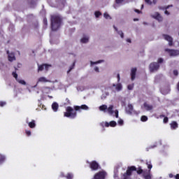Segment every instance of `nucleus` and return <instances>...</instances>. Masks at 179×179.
<instances>
[{
    "label": "nucleus",
    "mask_w": 179,
    "mask_h": 179,
    "mask_svg": "<svg viewBox=\"0 0 179 179\" xmlns=\"http://www.w3.org/2000/svg\"><path fill=\"white\" fill-rule=\"evenodd\" d=\"M58 108H59V105H58V103L54 102L52 104V110H53L55 113H57V111H58Z\"/></svg>",
    "instance_id": "f3484780"
},
{
    "label": "nucleus",
    "mask_w": 179,
    "mask_h": 179,
    "mask_svg": "<svg viewBox=\"0 0 179 179\" xmlns=\"http://www.w3.org/2000/svg\"><path fill=\"white\" fill-rule=\"evenodd\" d=\"M141 120L142 121V122H146V121H148V116L146 115L141 116Z\"/></svg>",
    "instance_id": "c85d7f7f"
},
{
    "label": "nucleus",
    "mask_w": 179,
    "mask_h": 179,
    "mask_svg": "<svg viewBox=\"0 0 179 179\" xmlns=\"http://www.w3.org/2000/svg\"><path fill=\"white\" fill-rule=\"evenodd\" d=\"M132 171H136V167L135 166H129L124 175L130 177V176H132Z\"/></svg>",
    "instance_id": "0eeeda50"
},
{
    "label": "nucleus",
    "mask_w": 179,
    "mask_h": 179,
    "mask_svg": "<svg viewBox=\"0 0 179 179\" xmlns=\"http://www.w3.org/2000/svg\"><path fill=\"white\" fill-rule=\"evenodd\" d=\"M150 72H156V71H159V68H160V65L157 62H152L149 66Z\"/></svg>",
    "instance_id": "7ed1b4c3"
},
{
    "label": "nucleus",
    "mask_w": 179,
    "mask_h": 179,
    "mask_svg": "<svg viewBox=\"0 0 179 179\" xmlns=\"http://www.w3.org/2000/svg\"><path fill=\"white\" fill-rule=\"evenodd\" d=\"M75 64L76 62H74L72 65L70 66L69 69L67 71V73H69V72H71V71H72V69H73V68H75Z\"/></svg>",
    "instance_id": "7c9ffc66"
},
{
    "label": "nucleus",
    "mask_w": 179,
    "mask_h": 179,
    "mask_svg": "<svg viewBox=\"0 0 179 179\" xmlns=\"http://www.w3.org/2000/svg\"><path fill=\"white\" fill-rule=\"evenodd\" d=\"M38 82H41L42 83H47V82H48V80H47V78H45V77H41L38 80Z\"/></svg>",
    "instance_id": "4be33fe9"
},
{
    "label": "nucleus",
    "mask_w": 179,
    "mask_h": 179,
    "mask_svg": "<svg viewBox=\"0 0 179 179\" xmlns=\"http://www.w3.org/2000/svg\"><path fill=\"white\" fill-rule=\"evenodd\" d=\"M158 8L159 9V10H166V6H158Z\"/></svg>",
    "instance_id": "a18cd8bd"
},
{
    "label": "nucleus",
    "mask_w": 179,
    "mask_h": 179,
    "mask_svg": "<svg viewBox=\"0 0 179 179\" xmlns=\"http://www.w3.org/2000/svg\"><path fill=\"white\" fill-rule=\"evenodd\" d=\"M7 54L8 55V61L10 62H13V61H16V57H15L14 53H9V50H7Z\"/></svg>",
    "instance_id": "ddd939ff"
},
{
    "label": "nucleus",
    "mask_w": 179,
    "mask_h": 179,
    "mask_svg": "<svg viewBox=\"0 0 179 179\" xmlns=\"http://www.w3.org/2000/svg\"><path fill=\"white\" fill-rule=\"evenodd\" d=\"M126 112L127 114H132L134 113V106L131 103L128 104L127 108H126Z\"/></svg>",
    "instance_id": "2eb2a0df"
},
{
    "label": "nucleus",
    "mask_w": 179,
    "mask_h": 179,
    "mask_svg": "<svg viewBox=\"0 0 179 179\" xmlns=\"http://www.w3.org/2000/svg\"><path fill=\"white\" fill-rule=\"evenodd\" d=\"M164 124H167L169 122V117H165L163 120Z\"/></svg>",
    "instance_id": "79ce46f5"
},
{
    "label": "nucleus",
    "mask_w": 179,
    "mask_h": 179,
    "mask_svg": "<svg viewBox=\"0 0 179 179\" xmlns=\"http://www.w3.org/2000/svg\"><path fill=\"white\" fill-rule=\"evenodd\" d=\"M145 3L148 5H152V1L150 0H145Z\"/></svg>",
    "instance_id": "49530a36"
},
{
    "label": "nucleus",
    "mask_w": 179,
    "mask_h": 179,
    "mask_svg": "<svg viewBox=\"0 0 179 179\" xmlns=\"http://www.w3.org/2000/svg\"><path fill=\"white\" fill-rule=\"evenodd\" d=\"M104 126L106 127V128H108V127H110V123H108V122H106L104 123Z\"/></svg>",
    "instance_id": "09e8293b"
},
{
    "label": "nucleus",
    "mask_w": 179,
    "mask_h": 179,
    "mask_svg": "<svg viewBox=\"0 0 179 179\" xmlns=\"http://www.w3.org/2000/svg\"><path fill=\"white\" fill-rule=\"evenodd\" d=\"M50 66H51V65H50V64H41V65L38 66V72L44 71V68H45V71H48V68H50Z\"/></svg>",
    "instance_id": "1a4fd4ad"
},
{
    "label": "nucleus",
    "mask_w": 179,
    "mask_h": 179,
    "mask_svg": "<svg viewBox=\"0 0 179 179\" xmlns=\"http://www.w3.org/2000/svg\"><path fill=\"white\" fill-rule=\"evenodd\" d=\"M116 3H122L124 2V0H115Z\"/></svg>",
    "instance_id": "8fccbe9b"
},
{
    "label": "nucleus",
    "mask_w": 179,
    "mask_h": 179,
    "mask_svg": "<svg viewBox=\"0 0 179 179\" xmlns=\"http://www.w3.org/2000/svg\"><path fill=\"white\" fill-rule=\"evenodd\" d=\"M57 2L65 6V3H66V0H57Z\"/></svg>",
    "instance_id": "473e14b6"
},
{
    "label": "nucleus",
    "mask_w": 179,
    "mask_h": 179,
    "mask_svg": "<svg viewBox=\"0 0 179 179\" xmlns=\"http://www.w3.org/2000/svg\"><path fill=\"white\" fill-rule=\"evenodd\" d=\"M143 177L145 179H152V174H150V170H145L143 173Z\"/></svg>",
    "instance_id": "9d476101"
},
{
    "label": "nucleus",
    "mask_w": 179,
    "mask_h": 179,
    "mask_svg": "<svg viewBox=\"0 0 179 179\" xmlns=\"http://www.w3.org/2000/svg\"><path fill=\"white\" fill-rule=\"evenodd\" d=\"M113 108H114V105H110L109 107L107 108L106 109L108 110V114H110V115L114 114V110H113Z\"/></svg>",
    "instance_id": "412c9836"
},
{
    "label": "nucleus",
    "mask_w": 179,
    "mask_h": 179,
    "mask_svg": "<svg viewBox=\"0 0 179 179\" xmlns=\"http://www.w3.org/2000/svg\"><path fill=\"white\" fill-rule=\"evenodd\" d=\"M136 71H137V69L136 67H134V68H132L131 69V80H135V78H136Z\"/></svg>",
    "instance_id": "9b49d317"
},
{
    "label": "nucleus",
    "mask_w": 179,
    "mask_h": 179,
    "mask_svg": "<svg viewBox=\"0 0 179 179\" xmlns=\"http://www.w3.org/2000/svg\"><path fill=\"white\" fill-rule=\"evenodd\" d=\"M117 82L118 83H120V80H121V78L120 77V73H117Z\"/></svg>",
    "instance_id": "3c124183"
},
{
    "label": "nucleus",
    "mask_w": 179,
    "mask_h": 179,
    "mask_svg": "<svg viewBox=\"0 0 179 179\" xmlns=\"http://www.w3.org/2000/svg\"><path fill=\"white\" fill-rule=\"evenodd\" d=\"M99 110L100 111H103L104 113H106V110H107V105H101V106H99Z\"/></svg>",
    "instance_id": "393cba45"
},
{
    "label": "nucleus",
    "mask_w": 179,
    "mask_h": 179,
    "mask_svg": "<svg viewBox=\"0 0 179 179\" xmlns=\"http://www.w3.org/2000/svg\"><path fill=\"white\" fill-rule=\"evenodd\" d=\"M74 110H76V111H80V110H89V106H87V105H82L80 106H73Z\"/></svg>",
    "instance_id": "6e6552de"
},
{
    "label": "nucleus",
    "mask_w": 179,
    "mask_h": 179,
    "mask_svg": "<svg viewBox=\"0 0 179 179\" xmlns=\"http://www.w3.org/2000/svg\"><path fill=\"white\" fill-rule=\"evenodd\" d=\"M117 124L119 125H124V120H122V119H120L117 122Z\"/></svg>",
    "instance_id": "4c0bfd02"
},
{
    "label": "nucleus",
    "mask_w": 179,
    "mask_h": 179,
    "mask_svg": "<svg viewBox=\"0 0 179 179\" xmlns=\"http://www.w3.org/2000/svg\"><path fill=\"white\" fill-rule=\"evenodd\" d=\"M17 82H18V83H20V85H26V81H24V80H20L18 78L17 80Z\"/></svg>",
    "instance_id": "2f4dec72"
},
{
    "label": "nucleus",
    "mask_w": 179,
    "mask_h": 179,
    "mask_svg": "<svg viewBox=\"0 0 179 179\" xmlns=\"http://www.w3.org/2000/svg\"><path fill=\"white\" fill-rule=\"evenodd\" d=\"M143 107L146 110V111H152V110H153V106L150 105L146 102L143 103Z\"/></svg>",
    "instance_id": "dca6fc26"
},
{
    "label": "nucleus",
    "mask_w": 179,
    "mask_h": 179,
    "mask_svg": "<svg viewBox=\"0 0 179 179\" xmlns=\"http://www.w3.org/2000/svg\"><path fill=\"white\" fill-rule=\"evenodd\" d=\"M99 163H97V162L96 161H92L91 162H90V168L91 169V170H92V171H96V170H99Z\"/></svg>",
    "instance_id": "423d86ee"
},
{
    "label": "nucleus",
    "mask_w": 179,
    "mask_h": 179,
    "mask_svg": "<svg viewBox=\"0 0 179 179\" xmlns=\"http://www.w3.org/2000/svg\"><path fill=\"white\" fill-rule=\"evenodd\" d=\"M166 52H168V54L170 55V57H177V55H179V51L173 50V49H165Z\"/></svg>",
    "instance_id": "39448f33"
},
{
    "label": "nucleus",
    "mask_w": 179,
    "mask_h": 179,
    "mask_svg": "<svg viewBox=\"0 0 179 179\" xmlns=\"http://www.w3.org/2000/svg\"><path fill=\"white\" fill-rule=\"evenodd\" d=\"M124 179H131V178L129 176L124 174Z\"/></svg>",
    "instance_id": "6e6d98bb"
},
{
    "label": "nucleus",
    "mask_w": 179,
    "mask_h": 179,
    "mask_svg": "<svg viewBox=\"0 0 179 179\" xmlns=\"http://www.w3.org/2000/svg\"><path fill=\"white\" fill-rule=\"evenodd\" d=\"M100 62H103V60H99L96 62H91V65H94V64H100Z\"/></svg>",
    "instance_id": "c03bdc74"
},
{
    "label": "nucleus",
    "mask_w": 179,
    "mask_h": 179,
    "mask_svg": "<svg viewBox=\"0 0 179 179\" xmlns=\"http://www.w3.org/2000/svg\"><path fill=\"white\" fill-rule=\"evenodd\" d=\"M66 104H71V101L69 100V99L66 98Z\"/></svg>",
    "instance_id": "864d4df0"
},
{
    "label": "nucleus",
    "mask_w": 179,
    "mask_h": 179,
    "mask_svg": "<svg viewBox=\"0 0 179 179\" xmlns=\"http://www.w3.org/2000/svg\"><path fill=\"white\" fill-rule=\"evenodd\" d=\"M12 75L13 76V78H15V80H17L19 78H17V73H16V72L13 71L12 73Z\"/></svg>",
    "instance_id": "f704fd0d"
},
{
    "label": "nucleus",
    "mask_w": 179,
    "mask_h": 179,
    "mask_svg": "<svg viewBox=\"0 0 179 179\" xmlns=\"http://www.w3.org/2000/svg\"><path fill=\"white\" fill-rule=\"evenodd\" d=\"M3 106H6V102L0 101V107H3Z\"/></svg>",
    "instance_id": "37998d69"
},
{
    "label": "nucleus",
    "mask_w": 179,
    "mask_h": 179,
    "mask_svg": "<svg viewBox=\"0 0 179 179\" xmlns=\"http://www.w3.org/2000/svg\"><path fill=\"white\" fill-rule=\"evenodd\" d=\"M152 3H154V5H156V3H157V0H152Z\"/></svg>",
    "instance_id": "052dcab7"
},
{
    "label": "nucleus",
    "mask_w": 179,
    "mask_h": 179,
    "mask_svg": "<svg viewBox=\"0 0 179 179\" xmlns=\"http://www.w3.org/2000/svg\"><path fill=\"white\" fill-rule=\"evenodd\" d=\"M139 20V19H138V18H134V22H138Z\"/></svg>",
    "instance_id": "69168bd1"
},
{
    "label": "nucleus",
    "mask_w": 179,
    "mask_h": 179,
    "mask_svg": "<svg viewBox=\"0 0 179 179\" xmlns=\"http://www.w3.org/2000/svg\"><path fill=\"white\" fill-rule=\"evenodd\" d=\"M136 171H137V174H143V173L145 172V171H143V169H142V167H138L137 169H136Z\"/></svg>",
    "instance_id": "cd10ccee"
},
{
    "label": "nucleus",
    "mask_w": 179,
    "mask_h": 179,
    "mask_svg": "<svg viewBox=\"0 0 179 179\" xmlns=\"http://www.w3.org/2000/svg\"><path fill=\"white\" fill-rule=\"evenodd\" d=\"M127 89H128L129 90H132V89H134V84L129 85L127 86Z\"/></svg>",
    "instance_id": "58836bf2"
},
{
    "label": "nucleus",
    "mask_w": 179,
    "mask_h": 179,
    "mask_svg": "<svg viewBox=\"0 0 179 179\" xmlns=\"http://www.w3.org/2000/svg\"><path fill=\"white\" fill-rule=\"evenodd\" d=\"M51 22V29L52 31H57L59 27H61V24H62V19L58 15H52L50 17Z\"/></svg>",
    "instance_id": "f257e3e1"
},
{
    "label": "nucleus",
    "mask_w": 179,
    "mask_h": 179,
    "mask_svg": "<svg viewBox=\"0 0 179 179\" xmlns=\"http://www.w3.org/2000/svg\"><path fill=\"white\" fill-rule=\"evenodd\" d=\"M176 179H179V174H176V177H175Z\"/></svg>",
    "instance_id": "0e129e2a"
},
{
    "label": "nucleus",
    "mask_w": 179,
    "mask_h": 179,
    "mask_svg": "<svg viewBox=\"0 0 179 179\" xmlns=\"http://www.w3.org/2000/svg\"><path fill=\"white\" fill-rule=\"evenodd\" d=\"M94 71H95V72H99V67L96 66V67L94 68Z\"/></svg>",
    "instance_id": "13d9d810"
},
{
    "label": "nucleus",
    "mask_w": 179,
    "mask_h": 179,
    "mask_svg": "<svg viewBox=\"0 0 179 179\" xmlns=\"http://www.w3.org/2000/svg\"><path fill=\"white\" fill-rule=\"evenodd\" d=\"M29 128H36V120H32L31 122H27Z\"/></svg>",
    "instance_id": "6ab92c4d"
},
{
    "label": "nucleus",
    "mask_w": 179,
    "mask_h": 179,
    "mask_svg": "<svg viewBox=\"0 0 179 179\" xmlns=\"http://www.w3.org/2000/svg\"><path fill=\"white\" fill-rule=\"evenodd\" d=\"M75 109L72 108V106H67L66 108V112L64 113V117L66 118H71V120H75V118L78 116V113H76Z\"/></svg>",
    "instance_id": "f03ea898"
},
{
    "label": "nucleus",
    "mask_w": 179,
    "mask_h": 179,
    "mask_svg": "<svg viewBox=\"0 0 179 179\" xmlns=\"http://www.w3.org/2000/svg\"><path fill=\"white\" fill-rule=\"evenodd\" d=\"M115 117H116V118H118V110H116L115 111Z\"/></svg>",
    "instance_id": "5fc2aeb1"
},
{
    "label": "nucleus",
    "mask_w": 179,
    "mask_h": 179,
    "mask_svg": "<svg viewBox=\"0 0 179 179\" xmlns=\"http://www.w3.org/2000/svg\"><path fill=\"white\" fill-rule=\"evenodd\" d=\"M6 160V157L5 155H0V164H3V163H5V161Z\"/></svg>",
    "instance_id": "b1692460"
},
{
    "label": "nucleus",
    "mask_w": 179,
    "mask_h": 179,
    "mask_svg": "<svg viewBox=\"0 0 179 179\" xmlns=\"http://www.w3.org/2000/svg\"><path fill=\"white\" fill-rule=\"evenodd\" d=\"M146 164L148 166V169L150 171L152 170V168L153 167V165H152V163L150 162H146Z\"/></svg>",
    "instance_id": "c756f323"
},
{
    "label": "nucleus",
    "mask_w": 179,
    "mask_h": 179,
    "mask_svg": "<svg viewBox=\"0 0 179 179\" xmlns=\"http://www.w3.org/2000/svg\"><path fill=\"white\" fill-rule=\"evenodd\" d=\"M103 17H105V19H111V17H110V15H108L107 13L103 14Z\"/></svg>",
    "instance_id": "e433bc0d"
},
{
    "label": "nucleus",
    "mask_w": 179,
    "mask_h": 179,
    "mask_svg": "<svg viewBox=\"0 0 179 179\" xmlns=\"http://www.w3.org/2000/svg\"><path fill=\"white\" fill-rule=\"evenodd\" d=\"M169 8H173V5H169V6H165V10H167Z\"/></svg>",
    "instance_id": "603ef678"
},
{
    "label": "nucleus",
    "mask_w": 179,
    "mask_h": 179,
    "mask_svg": "<svg viewBox=\"0 0 179 179\" xmlns=\"http://www.w3.org/2000/svg\"><path fill=\"white\" fill-rule=\"evenodd\" d=\"M66 178L73 179V175H72L71 173H68L67 176H66Z\"/></svg>",
    "instance_id": "c9c22d12"
},
{
    "label": "nucleus",
    "mask_w": 179,
    "mask_h": 179,
    "mask_svg": "<svg viewBox=\"0 0 179 179\" xmlns=\"http://www.w3.org/2000/svg\"><path fill=\"white\" fill-rule=\"evenodd\" d=\"M170 126L171 129H177V128H178V123L176 121H173L170 123Z\"/></svg>",
    "instance_id": "a211bd4d"
},
{
    "label": "nucleus",
    "mask_w": 179,
    "mask_h": 179,
    "mask_svg": "<svg viewBox=\"0 0 179 179\" xmlns=\"http://www.w3.org/2000/svg\"><path fill=\"white\" fill-rule=\"evenodd\" d=\"M25 134L26 135H27L28 136H30L31 135V131L30 130H26L25 131Z\"/></svg>",
    "instance_id": "a19ab883"
},
{
    "label": "nucleus",
    "mask_w": 179,
    "mask_h": 179,
    "mask_svg": "<svg viewBox=\"0 0 179 179\" xmlns=\"http://www.w3.org/2000/svg\"><path fill=\"white\" fill-rule=\"evenodd\" d=\"M113 87H116L115 89L117 92L122 90V85H121V83H117V85L113 84Z\"/></svg>",
    "instance_id": "aec40b11"
},
{
    "label": "nucleus",
    "mask_w": 179,
    "mask_h": 179,
    "mask_svg": "<svg viewBox=\"0 0 179 179\" xmlns=\"http://www.w3.org/2000/svg\"><path fill=\"white\" fill-rule=\"evenodd\" d=\"M141 9H143V5L141 6Z\"/></svg>",
    "instance_id": "774afa93"
},
{
    "label": "nucleus",
    "mask_w": 179,
    "mask_h": 179,
    "mask_svg": "<svg viewBox=\"0 0 179 179\" xmlns=\"http://www.w3.org/2000/svg\"><path fill=\"white\" fill-rule=\"evenodd\" d=\"M163 36L166 41H169V45L171 47V45H173V38L166 34H164Z\"/></svg>",
    "instance_id": "f8f14e48"
},
{
    "label": "nucleus",
    "mask_w": 179,
    "mask_h": 179,
    "mask_svg": "<svg viewBox=\"0 0 179 179\" xmlns=\"http://www.w3.org/2000/svg\"><path fill=\"white\" fill-rule=\"evenodd\" d=\"M109 127H112L113 128H114L115 127H117V122L116 121H110L109 122Z\"/></svg>",
    "instance_id": "a878e982"
},
{
    "label": "nucleus",
    "mask_w": 179,
    "mask_h": 179,
    "mask_svg": "<svg viewBox=\"0 0 179 179\" xmlns=\"http://www.w3.org/2000/svg\"><path fill=\"white\" fill-rule=\"evenodd\" d=\"M164 60L163 59V58H159L158 60H157V64H163V62Z\"/></svg>",
    "instance_id": "ea45409f"
},
{
    "label": "nucleus",
    "mask_w": 179,
    "mask_h": 179,
    "mask_svg": "<svg viewBox=\"0 0 179 179\" xmlns=\"http://www.w3.org/2000/svg\"><path fill=\"white\" fill-rule=\"evenodd\" d=\"M106 176L107 173L105 171H99L94 175V179H106Z\"/></svg>",
    "instance_id": "20e7f679"
},
{
    "label": "nucleus",
    "mask_w": 179,
    "mask_h": 179,
    "mask_svg": "<svg viewBox=\"0 0 179 179\" xmlns=\"http://www.w3.org/2000/svg\"><path fill=\"white\" fill-rule=\"evenodd\" d=\"M127 43H131V39L127 38Z\"/></svg>",
    "instance_id": "338daca9"
},
{
    "label": "nucleus",
    "mask_w": 179,
    "mask_h": 179,
    "mask_svg": "<svg viewBox=\"0 0 179 179\" xmlns=\"http://www.w3.org/2000/svg\"><path fill=\"white\" fill-rule=\"evenodd\" d=\"M165 117H166V116H165L164 115H159V117H160V118H164Z\"/></svg>",
    "instance_id": "e2e57ef3"
},
{
    "label": "nucleus",
    "mask_w": 179,
    "mask_h": 179,
    "mask_svg": "<svg viewBox=\"0 0 179 179\" xmlns=\"http://www.w3.org/2000/svg\"><path fill=\"white\" fill-rule=\"evenodd\" d=\"M80 42L83 43H89V37H84L81 38Z\"/></svg>",
    "instance_id": "bb28decb"
},
{
    "label": "nucleus",
    "mask_w": 179,
    "mask_h": 179,
    "mask_svg": "<svg viewBox=\"0 0 179 179\" xmlns=\"http://www.w3.org/2000/svg\"><path fill=\"white\" fill-rule=\"evenodd\" d=\"M94 15L96 17H100V16H101V13L100 11H96Z\"/></svg>",
    "instance_id": "72a5a7b5"
},
{
    "label": "nucleus",
    "mask_w": 179,
    "mask_h": 179,
    "mask_svg": "<svg viewBox=\"0 0 179 179\" xmlns=\"http://www.w3.org/2000/svg\"><path fill=\"white\" fill-rule=\"evenodd\" d=\"M152 17L156 19V20H158V22H163V17H162L160 13L157 12L155 13V15H152Z\"/></svg>",
    "instance_id": "4468645a"
},
{
    "label": "nucleus",
    "mask_w": 179,
    "mask_h": 179,
    "mask_svg": "<svg viewBox=\"0 0 179 179\" xmlns=\"http://www.w3.org/2000/svg\"><path fill=\"white\" fill-rule=\"evenodd\" d=\"M164 13L165 15H170V13L167 10H165Z\"/></svg>",
    "instance_id": "bf43d9fd"
},
{
    "label": "nucleus",
    "mask_w": 179,
    "mask_h": 179,
    "mask_svg": "<svg viewBox=\"0 0 179 179\" xmlns=\"http://www.w3.org/2000/svg\"><path fill=\"white\" fill-rule=\"evenodd\" d=\"M135 12H136V13H141V10H138V9H136L135 10Z\"/></svg>",
    "instance_id": "680f3d73"
},
{
    "label": "nucleus",
    "mask_w": 179,
    "mask_h": 179,
    "mask_svg": "<svg viewBox=\"0 0 179 179\" xmlns=\"http://www.w3.org/2000/svg\"><path fill=\"white\" fill-rule=\"evenodd\" d=\"M43 23L44 24L47 25V18L43 19Z\"/></svg>",
    "instance_id": "4d7b16f0"
},
{
    "label": "nucleus",
    "mask_w": 179,
    "mask_h": 179,
    "mask_svg": "<svg viewBox=\"0 0 179 179\" xmlns=\"http://www.w3.org/2000/svg\"><path fill=\"white\" fill-rule=\"evenodd\" d=\"M173 75H174L175 76H178V71L174 70V71H173Z\"/></svg>",
    "instance_id": "de8ad7c7"
},
{
    "label": "nucleus",
    "mask_w": 179,
    "mask_h": 179,
    "mask_svg": "<svg viewBox=\"0 0 179 179\" xmlns=\"http://www.w3.org/2000/svg\"><path fill=\"white\" fill-rule=\"evenodd\" d=\"M113 27L115 30L117 31V34H119L122 38H124V32H122V31H118V29H117L115 26H113Z\"/></svg>",
    "instance_id": "5701e85b"
}]
</instances>
